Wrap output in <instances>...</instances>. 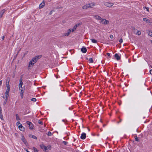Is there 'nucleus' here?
Segmentation results:
<instances>
[{
	"label": "nucleus",
	"mask_w": 152,
	"mask_h": 152,
	"mask_svg": "<svg viewBox=\"0 0 152 152\" xmlns=\"http://www.w3.org/2000/svg\"><path fill=\"white\" fill-rule=\"evenodd\" d=\"M6 86L7 87V89L5 92V96H3V98L7 100L9 96V93L10 90V87L9 84V81L6 83Z\"/></svg>",
	"instance_id": "1"
},
{
	"label": "nucleus",
	"mask_w": 152,
	"mask_h": 152,
	"mask_svg": "<svg viewBox=\"0 0 152 152\" xmlns=\"http://www.w3.org/2000/svg\"><path fill=\"white\" fill-rule=\"evenodd\" d=\"M100 23L104 25H108L109 24V21L108 20L102 18L100 20Z\"/></svg>",
	"instance_id": "2"
},
{
	"label": "nucleus",
	"mask_w": 152,
	"mask_h": 152,
	"mask_svg": "<svg viewBox=\"0 0 152 152\" xmlns=\"http://www.w3.org/2000/svg\"><path fill=\"white\" fill-rule=\"evenodd\" d=\"M41 57L42 56L41 55L37 56L33 58L31 60L32 61H33L35 63L39 59H40Z\"/></svg>",
	"instance_id": "3"
},
{
	"label": "nucleus",
	"mask_w": 152,
	"mask_h": 152,
	"mask_svg": "<svg viewBox=\"0 0 152 152\" xmlns=\"http://www.w3.org/2000/svg\"><path fill=\"white\" fill-rule=\"evenodd\" d=\"M113 3L109 2H105L104 3V5L110 8L114 5Z\"/></svg>",
	"instance_id": "4"
},
{
	"label": "nucleus",
	"mask_w": 152,
	"mask_h": 152,
	"mask_svg": "<svg viewBox=\"0 0 152 152\" xmlns=\"http://www.w3.org/2000/svg\"><path fill=\"white\" fill-rule=\"evenodd\" d=\"M19 88L21 92L23 91V88L22 87V85L23 84V82H22V79H20L19 80Z\"/></svg>",
	"instance_id": "5"
},
{
	"label": "nucleus",
	"mask_w": 152,
	"mask_h": 152,
	"mask_svg": "<svg viewBox=\"0 0 152 152\" xmlns=\"http://www.w3.org/2000/svg\"><path fill=\"white\" fill-rule=\"evenodd\" d=\"M27 124L29 125V128L30 130H33L34 129V125L32 123L29 121L26 122Z\"/></svg>",
	"instance_id": "6"
},
{
	"label": "nucleus",
	"mask_w": 152,
	"mask_h": 152,
	"mask_svg": "<svg viewBox=\"0 0 152 152\" xmlns=\"http://www.w3.org/2000/svg\"><path fill=\"white\" fill-rule=\"evenodd\" d=\"M72 32V28H70L68 29L66 32L64 33V36L66 37H68L71 34Z\"/></svg>",
	"instance_id": "7"
},
{
	"label": "nucleus",
	"mask_w": 152,
	"mask_h": 152,
	"mask_svg": "<svg viewBox=\"0 0 152 152\" xmlns=\"http://www.w3.org/2000/svg\"><path fill=\"white\" fill-rule=\"evenodd\" d=\"M134 34L137 35H140L141 34V31H140L138 30L135 28L134 29Z\"/></svg>",
	"instance_id": "8"
},
{
	"label": "nucleus",
	"mask_w": 152,
	"mask_h": 152,
	"mask_svg": "<svg viewBox=\"0 0 152 152\" xmlns=\"http://www.w3.org/2000/svg\"><path fill=\"white\" fill-rule=\"evenodd\" d=\"M93 17L94 19L97 20H101L102 19V18L97 15H94Z\"/></svg>",
	"instance_id": "9"
},
{
	"label": "nucleus",
	"mask_w": 152,
	"mask_h": 152,
	"mask_svg": "<svg viewBox=\"0 0 152 152\" xmlns=\"http://www.w3.org/2000/svg\"><path fill=\"white\" fill-rule=\"evenodd\" d=\"M41 148L44 151H46L47 150V147L45 146L44 145L42 144L40 145Z\"/></svg>",
	"instance_id": "10"
},
{
	"label": "nucleus",
	"mask_w": 152,
	"mask_h": 152,
	"mask_svg": "<svg viewBox=\"0 0 152 152\" xmlns=\"http://www.w3.org/2000/svg\"><path fill=\"white\" fill-rule=\"evenodd\" d=\"M45 5V3L44 1H43L39 5V9H41L43 8Z\"/></svg>",
	"instance_id": "11"
},
{
	"label": "nucleus",
	"mask_w": 152,
	"mask_h": 152,
	"mask_svg": "<svg viewBox=\"0 0 152 152\" xmlns=\"http://www.w3.org/2000/svg\"><path fill=\"white\" fill-rule=\"evenodd\" d=\"M18 127L20 131H24L25 129V128L23 126L22 124L19 126H18Z\"/></svg>",
	"instance_id": "12"
},
{
	"label": "nucleus",
	"mask_w": 152,
	"mask_h": 152,
	"mask_svg": "<svg viewBox=\"0 0 152 152\" xmlns=\"http://www.w3.org/2000/svg\"><path fill=\"white\" fill-rule=\"evenodd\" d=\"M82 8L83 10H86L87 9L90 8L88 4H85V5L83 6L82 7Z\"/></svg>",
	"instance_id": "13"
},
{
	"label": "nucleus",
	"mask_w": 152,
	"mask_h": 152,
	"mask_svg": "<svg viewBox=\"0 0 152 152\" xmlns=\"http://www.w3.org/2000/svg\"><path fill=\"white\" fill-rule=\"evenodd\" d=\"M29 137L30 138L34 139L37 140V137L36 136L34 135H32L31 134H29Z\"/></svg>",
	"instance_id": "14"
},
{
	"label": "nucleus",
	"mask_w": 152,
	"mask_h": 152,
	"mask_svg": "<svg viewBox=\"0 0 152 152\" xmlns=\"http://www.w3.org/2000/svg\"><path fill=\"white\" fill-rule=\"evenodd\" d=\"M86 133H83L81 134L80 138L82 139H84L86 138Z\"/></svg>",
	"instance_id": "15"
},
{
	"label": "nucleus",
	"mask_w": 152,
	"mask_h": 152,
	"mask_svg": "<svg viewBox=\"0 0 152 152\" xmlns=\"http://www.w3.org/2000/svg\"><path fill=\"white\" fill-rule=\"evenodd\" d=\"M88 4L90 8H92L93 7H94L96 5V4L94 3H88Z\"/></svg>",
	"instance_id": "16"
},
{
	"label": "nucleus",
	"mask_w": 152,
	"mask_h": 152,
	"mask_svg": "<svg viewBox=\"0 0 152 152\" xmlns=\"http://www.w3.org/2000/svg\"><path fill=\"white\" fill-rule=\"evenodd\" d=\"M78 26V25L77 24H76L72 28V32H73L75 31L77 27Z\"/></svg>",
	"instance_id": "17"
},
{
	"label": "nucleus",
	"mask_w": 152,
	"mask_h": 152,
	"mask_svg": "<svg viewBox=\"0 0 152 152\" xmlns=\"http://www.w3.org/2000/svg\"><path fill=\"white\" fill-rule=\"evenodd\" d=\"M115 57L116 59L117 60H119L120 59V57L119 56L118 54L116 53L115 55Z\"/></svg>",
	"instance_id": "18"
},
{
	"label": "nucleus",
	"mask_w": 152,
	"mask_h": 152,
	"mask_svg": "<svg viewBox=\"0 0 152 152\" xmlns=\"http://www.w3.org/2000/svg\"><path fill=\"white\" fill-rule=\"evenodd\" d=\"M34 63L33 62V61H32L31 60L29 63L28 67H32L33 66Z\"/></svg>",
	"instance_id": "19"
},
{
	"label": "nucleus",
	"mask_w": 152,
	"mask_h": 152,
	"mask_svg": "<svg viewBox=\"0 0 152 152\" xmlns=\"http://www.w3.org/2000/svg\"><path fill=\"white\" fill-rule=\"evenodd\" d=\"M21 140H22V141H23V142L26 144V145H27L28 144V143L26 141V140L25 138L23 137L21 138Z\"/></svg>",
	"instance_id": "20"
},
{
	"label": "nucleus",
	"mask_w": 152,
	"mask_h": 152,
	"mask_svg": "<svg viewBox=\"0 0 152 152\" xmlns=\"http://www.w3.org/2000/svg\"><path fill=\"white\" fill-rule=\"evenodd\" d=\"M143 20L144 21L146 22L147 23H150V20L146 18H143Z\"/></svg>",
	"instance_id": "21"
},
{
	"label": "nucleus",
	"mask_w": 152,
	"mask_h": 152,
	"mask_svg": "<svg viewBox=\"0 0 152 152\" xmlns=\"http://www.w3.org/2000/svg\"><path fill=\"white\" fill-rule=\"evenodd\" d=\"M0 118L3 121H4V119L3 118V117L2 114L1 112V110H0Z\"/></svg>",
	"instance_id": "22"
},
{
	"label": "nucleus",
	"mask_w": 152,
	"mask_h": 152,
	"mask_svg": "<svg viewBox=\"0 0 152 152\" xmlns=\"http://www.w3.org/2000/svg\"><path fill=\"white\" fill-rule=\"evenodd\" d=\"M55 11L54 10H51L49 12V15H52L55 14Z\"/></svg>",
	"instance_id": "23"
},
{
	"label": "nucleus",
	"mask_w": 152,
	"mask_h": 152,
	"mask_svg": "<svg viewBox=\"0 0 152 152\" xmlns=\"http://www.w3.org/2000/svg\"><path fill=\"white\" fill-rule=\"evenodd\" d=\"M81 51L83 53H86L87 51V49L85 48H83L81 49Z\"/></svg>",
	"instance_id": "24"
},
{
	"label": "nucleus",
	"mask_w": 152,
	"mask_h": 152,
	"mask_svg": "<svg viewBox=\"0 0 152 152\" xmlns=\"http://www.w3.org/2000/svg\"><path fill=\"white\" fill-rule=\"evenodd\" d=\"M15 117H16V119L18 121H20V117H19V116L18 114H16L15 115Z\"/></svg>",
	"instance_id": "25"
},
{
	"label": "nucleus",
	"mask_w": 152,
	"mask_h": 152,
	"mask_svg": "<svg viewBox=\"0 0 152 152\" xmlns=\"http://www.w3.org/2000/svg\"><path fill=\"white\" fill-rule=\"evenodd\" d=\"M91 39L92 42L93 43H96L97 42V41L94 39Z\"/></svg>",
	"instance_id": "26"
},
{
	"label": "nucleus",
	"mask_w": 152,
	"mask_h": 152,
	"mask_svg": "<svg viewBox=\"0 0 152 152\" xmlns=\"http://www.w3.org/2000/svg\"><path fill=\"white\" fill-rule=\"evenodd\" d=\"M33 149L34 152H39L38 150L34 147L33 148Z\"/></svg>",
	"instance_id": "27"
},
{
	"label": "nucleus",
	"mask_w": 152,
	"mask_h": 152,
	"mask_svg": "<svg viewBox=\"0 0 152 152\" xmlns=\"http://www.w3.org/2000/svg\"><path fill=\"white\" fill-rule=\"evenodd\" d=\"M21 124H20V121H17V122L16 123V125L17 126H19L20 125H21Z\"/></svg>",
	"instance_id": "28"
},
{
	"label": "nucleus",
	"mask_w": 152,
	"mask_h": 152,
	"mask_svg": "<svg viewBox=\"0 0 152 152\" xmlns=\"http://www.w3.org/2000/svg\"><path fill=\"white\" fill-rule=\"evenodd\" d=\"M4 13V11L1 12H0V18H1L2 17Z\"/></svg>",
	"instance_id": "29"
},
{
	"label": "nucleus",
	"mask_w": 152,
	"mask_h": 152,
	"mask_svg": "<svg viewBox=\"0 0 152 152\" xmlns=\"http://www.w3.org/2000/svg\"><path fill=\"white\" fill-rule=\"evenodd\" d=\"M89 61L90 63H92L93 62V60L92 58H89Z\"/></svg>",
	"instance_id": "30"
},
{
	"label": "nucleus",
	"mask_w": 152,
	"mask_h": 152,
	"mask_svg": "<svg viewBox=\"0 0 152 152\" xmlns=\"http://www.w3.org/2000/svg\"><path fill=\"white\" fill-rule=\"evenodd\" d=\"M31 100L33 102H36V99L35 98H33L31 99Z\"/></svg>",
	"instance_id": "31"
},
{
	"label": "nucleus",
	"mask_w": 152,
	"mask_h": 152,
	"mask_svg": "<svg viewBox=\"0 0 152 152\" xmlns=\"http://www.w3.org/2000/svg\"><path fill=\"white\" fill-rule=\"evenodd\" d=\"M148 34L149 36L152 37V31L149 32Z\"/></svg>",
	"instance_id": "32"
},
{
	"label": "nucleus",
	"mask_w": 152,
	"mask_h": 152,
	"mask_svg": "<svg viewBox=\"0 0 152 152\" xmlns=\"http://www.w3.org/2000/svg\"><path fill=\"white\" fill-rule=\"evenodd\" d=\"M145 8L146 9V10L147 11L149 12V8L145 7Z\"/></svg>",
	"instance_id": "33"
},
{
	"label": "nucleus",
	"mask_w": 152,
	"mask_h": 152,
	"mask_svg": "<svg viewBox=\"0 0 152 152\" xmlns=\"http://www.w3.org/2000/svg\"><path fill=\"white\" fill-rule=\"evenodd\" d=\"M110 37L111 39H113V36L112 35H110Z\"/></svg>",
	"instance_id": "34"
},
{
	"label": "nucleus",
	"mask_w": 152,
	"mask_h": 152,
	"mask_svg": "<svg viewBox=\"0 0 152 152\" xmlns=\"http://www.w3.org/2000/svg\"><path fill=\"white\" fill-rule=\"evenodd\" d=\"M135 140L137 141H139V140L138 139V138L137 137H135Z\"/></svg>",
	"instance_id": "35"
},
{
	"label": "nucleus",
	"mask_w": 152,
	"mask_h": 152,
	"mask_svg": "<svg viewBox=\"0 0 152 152\" xmlns=\"http://www.w3.org/2000/svg\"><path fill=\"white\" fill-rule=\"evenodd\" d=\"M119 42H120V43H122L123 42V40L122 39H121L120 40H119Z\"/></svg>",
	"instance_id": "36"
},
{
	"label": "nucleus",
	"mask_w": 152,
	"mask_h": 152,
	"mask_svg": "<svg viewBox=\"0 0 152 152\" xmlns=\"http://www.w3.org/2000/svg\"><path fill=\"white\" fill-rule=\"evenodd\" d=\"M38 122L39 124H42V121H39Z\"/></svg>",
	"instance_id": "37"
},
{
	"label": "nucleus",
	"mask_w": 152,
	"mask_h": 152,
	"mask_svg": "<svg viewBox=\"0 0 152 152\" xmlns=\"http://www.w3.org/2000/svg\"><path fill=\"white\" fill-rule=\"evenodd\" d=\"M150 73L152 75V69H151L150 70Z\"/></svg>",
	"instance_id": "38"
},
{
	"label": "nucleus",
	"mask_w": 152,
	"mask_h": 152,
	"mask_svg": "<svg viewBox=\"0 0 152 152\" xmlns=\"http://www.w3.org/2000/svg\"><path fill=\"white\" fill-rule=\"evenodd\" d=\"M63 143L64 144V145H66L67 142H66L64 141Z\"/></svg>",
	"instance_id": "39"
},
{
	"label": "nucleus",
	"mask_w": 152,
	"mask_h": 152,
	"mask_svg": "<svg viewBox=\"0 0 152 152\" xmlns=\"http://www.w3.org/2000/svg\"><path fill=\"white\" fill-rule=\"evenodd\" d=\"M2 84V81H0V86H1Z\"/></svg>",
	"instance_id": "40"
},
{
	"label": "nucleus",
	"mask_w": 152,
	"mask_h": 152,
	"mask_svg": "<svg viewBox=\"0 0 152 152\" xmlns=\"http://www.w3.org/2000/svg\"><path fill=\"white\" fill-rule=\"evenodd\" d=\"M107 55L108 56H110V54L109 53H107Z\"/></svg>",
	"instance_id": "41"
},
{
	"label": "nucleus",
	"mask_w": 152,
	"mask_h": 152,
	"mask_svg": "<svg viewBox=\"0 0 152 152\" xmlns=\"http://www.w3.org/2000/svg\"><path fill=\"white\" fill-rule=\"evenodd\" d=\"M4 36H3V37L2 39H4Z\"/></svg>",
	"instance_id": "42"
},
{
	"label": "nucleus",
	"mask_w": 152,
	"mask_h": 152,
	"mask_svg": "<svg viewBox=\"0 0 152 152\" xmlns=\"http://www.w3.org/2000/svg\"><path fill=\"white\" fill-rule=\"evenodd\" d=\"M23 94L22 93V96H21L23 97Z\"/></svg>",
	"instance_id": "43"
},
{
	"label": "nucleus",
	"mask_w": 152,
	"mask_h": 152,
	"mask_svg": "<svg viewBox=\"0 0 152 152\" xmlns=\"http://www.w3.org/2000/svg\"><path fill=\"white\" fill-rule=\"evenodd\" d=\"M88 131H90V129H88Z\"/></svg>",
	"instance_id": "44"
},
{
	"label": "nucleus",
	"mask_w": 152,
	"mask_h": 152,
	"mask_svg": "<svg viewBox=\"0 0 152 152\" xmlns=\"http://www.w3.org/2000/svg\"><path fill=\"white\" fill-rule=\"evenodd\" d=\"M48 134H49V133H48ZM48 135H49V134H48Z\"/></svg>",
	"instance_id": "45"
}]
</instances>
